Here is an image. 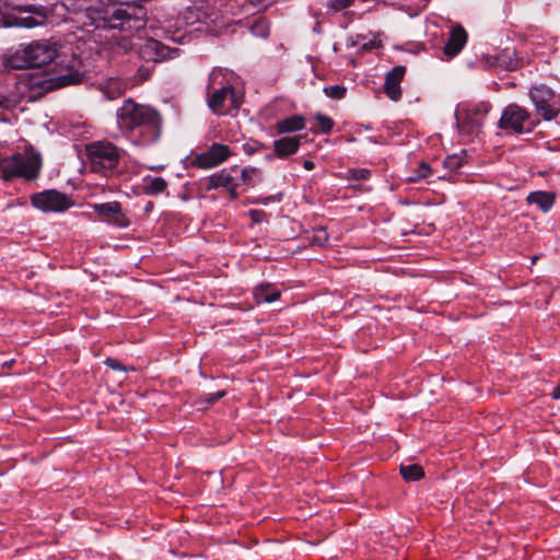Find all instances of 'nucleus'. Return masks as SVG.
Here are the masks:
<instances>
[{"instance_id": "f257e3e1", "label": "nucleus", "mask_w": 560, "mask_h": 560, "mask_svg": "<svg viewBox=\"0 0 560 560\" xmlns=\"http://www.w3.org/2000/svg\"><path fill=\"white\" fill-rule=\"evenodd\" d=\"M117 127L133 144L149 147L156 143L162 133L163 118L150 106L126 98L116 112Z\"/></svg>"}, {"instance_id": "f03ea898", "label": "nucleus", "mask_w": 560, "mask_h": 560, "mask_svg": "<svg viewBox=\"0 0 560 560\" xmlns=\"http://www.w3.org/2000/svg\"><path fill=\"white\" fill-rule=\"evenodd\" d=\"M50 72H21L16 75L15 88L20 100L34 102L47 93L70 85H77L85 80V72H67L49 78Z\"/></svg>"}, {"instance_id": "7ed1b4c3", "label": "nucleus", "mask_w": 560, "mask_h": 560, "mask_svg": "<svg viewBox=\"0 0 560 560\" xmlns=\"http://www.w3.org/2000/svg\"><path fill=\"white\" fill-rule=\"evenodd\" d=\"M60 45L52 39H38L21 45L14 52L2 58L4 70H28L43 68L58 60L62 54Z\"/></svg>"}, {"instance_id": "20e7f679", "label": "nucleus", "mask_w": 560, "mask_h": 560, "mask_svg": "<svg viewBox=\"0 0 560 560\" xmlns=\"http://www.w3.org/2000/svg\"><path fill=\"white\" fill-rule=\"evenodd\" d=\"M147 9L137 3H126L106 12L103 19V27L119 30L127 36H147Z\"/></svg>"}, {"instance_id": "39448f33", "label": "nucleus", "mask_w": 560, "mask_h": 560, "mask_svg": "<svg viewBox=\"0 0 560 560\" xmlns=\"http://www.w3.org/2000/svg\"><path fill=\"white\" fill-rule=\"evenodd\" d=\"M122 150L109 141H93L85 145L90 168L94 173L107 175L119 164Z\"/></svg>"}, {"instance_id": "423d86ee", "label": "nucleus", "mask_w": 560, "mask_h": 560, "mask_svg": "<svg viewBox=\"0 0 560 560\" xmlns=\"http://www.w3.org/2000/svg\"><path fill=\"white\" fill-rule=\"evenodd\" d=\"M489 102H466L456 114V125L462 135L477 136L481 131L486 116L491 110Z\"/></svg>"}, {"instance_id": "0eeeda50", "label": "nucleus", "mask_w": 560, "mask_h": 560, "mask_svg": "<svg viewBox=\"0 0 560 560\" xmlns=\"http://www.w3.org/2000/svg\"><path fill=\"white\" fill-rule=\"evenodd\" d=\"M346 47L352 50L351 66L358 67L362 66L360 59L373 62L381 55L383 45L376 35L355 34L346 39Z\"/></svg>"}, {"instance_id": "6e6552de", "label": "nucleus", "mask_w": 560, "mask_h": 560, "mask_svg": "<svg viewBox=\"0 0 560 560\" xmlns=\"http://www.w3.org/2000/svg\"><path fill=\"white\" fill-rule=\"evenodd\" d=\"M539 124V120L532 119L530 113L517 105H508L498 122L500 129L513 130L515 133L530 132Z\"/></svg>"}, {"instance_id": "1a4fd4ad", "label": "nucleus", "mask_w": 560, "mask_h": 560, "mask_svg": "<svg viewBox=\"0 0 560 560\" xmlns=\"http://www.w3.org/2000/svg\"><path fill=\"white\" fill-rule=\"evenodd\" d=\"M529 97L535 105L537 114L545 120H552L559 115L560 95H557L547 85L539 84L530 88Z\"/></svg>"}, {"instance_id": "9d476101", "label": "nucleus", "mask_w": 560, "mask_h": 560, "mask_svg": "<svg viewBox=\"0 0 560 560\" xmlns=\"http://www.w3.org/2000/svg\"><path fill=\"white\" fill-rule=\"evenodd\" d=\"M150 79V72H141L140 75H135L130 79L120 77H109L105 80L97 82L96 88L100 90L107 100H116L125 94V92L133 86L141 84Z\"/></svg>"}, {"instance_id": "9b49d317", "label": "nucleus", "mask_w": 560, "mask_h": 560, "mask_svg": "<svg viewBox=\"0 0 560 560\" xmlns=\"http://www.w3.org/2000/svg\"><path fill=\"white\" fill-rule=\"evenodd\" d=\"M31 202L44 212H65L73 206L71 197L56 189H47L32 195Z\"/></svg>"}, {"instance_id": "f8f14e48", "label": "nucleus", "mask_w": 560, "mask_h": 560, "mask_svg": "<svg viewBox=\"0 0 560 560\" xmlns=\"http://www.w3.org/2000/svg\"><path fill=\"white\" fill-rule=\"evenodd\" d=\"M232 155L229 145L214 142L206 151L191 159V165L201 170L213 168L221 165Z\"/></svg>"}, {"instance_id": "ddd939ff", "label": "nucleus", "mask_w": 560, "mask_h": 560, "mask_svg": "<svg viewBox=\"0 0 560 560\" xmlns=\"http://www.w3.org/2000/svg\"><path fill=\"white\" fill-rule=\"evenodd\" d=\"M226 102H230L231 108H240L242 101L235 89L228 84L222 86L208 96V106L215 115H224L229 112Z\"/></svg>"}, {"instance_id": "4468645a", "label": "nucleus", "mask_w": 560, "mask_h": 560, "mask_svg": "<svg viewBox=\"0 0 560 560\" xmlns=\"http://www.w3.org/2000/svg\"><path fill=\"white\" fill-rule=\"evenodd\" d=\"M19 10L28 12L32 15L4 18L3 21L5 26L33 28L45 25L47 22L49 11L43 5H25L20 7Z\"/></svg>"}, {"instance_id": "2eb2a0df", "label": "nucleus", "mask_w": 560, "mask_h": 560, "mask_svg": "<svg viewBox=\"0 0 560 560\" xmlns=\"http://www.w3.org/2000/svg\"><path fill=\"white\" fill-rule=\"evenodd\" d=\"M93 210L97 217L110 225L125 229L130 225L129 218L124 213L121 203L118 201L95 203Z\"/></svg>"}, {"instance_id": "dca6fc26", "label": "nucleus", "mask_w": 560, "mask_h": 560, "mask_svg": "<svg viewBox=\"0 0 560 560\" xmlns=\"http://www.w3.org/2000/svg\"><path fill=\"white\" fill-rule=\"evenodd\" d=\"M179 54L178 48H170L159 40L149 38L139 47V56L144 61L160 62L172 59Z\"/></svg>"}, {"instance_id": "f3484780", "label": "nucleus", "mask_w": 560, "mask_h": 560, "mask_svg": "<svg viewBox=\"0 0 560 560\" xmlns=\"http://www.w3.org/2000/svg\"><path fill=\"white\" fill-rule=\"evenodd\" d=\"M40 171V159L37 155L21 158L14 156L13 159V175L26 178L28 180L35 179Z\"/></svg>"}, {"instance_id": "a211bd4d", "label": "nucleus", "mask_w": 560, "mask_h": 560, "mask_svg": "<svg viewBox=\"0 0 560 560\" xmlns=\"http://www.w3.org/2000/svg\"><path fill=\"white\" fill-rule=\"evenodd\" d=\"M467 39L468 34L462 25L453 26L443 48L444 54L450 58L455 57L464 48Z\"/></svg>"}, {"instance_id": "6ab92c4d", "label": "nucleus", "mask_w": 560, "mask_h": 560, "mask_svg": "<svg viewBox=\"0 0 560 560\" xmlns=\"http://www.w3.org/2000/svg\"><path fill=\"white\" fill-rule=\"evenodd\" d=\"M489 67L500 68L502 70H517L523 67L521 60L516 58V51L512 48H505L500 54L488 59Z\"/></svg>"}, {"instance_id": "aec40b11", "label": "nucleus", "mask_w": 560, "mask_h": 560, "mask_svg": "<svg viewBox=\"0 0 560 560\" xmlns=\"http://www.w3.org/2000/svg\"><path fill=\"white\" fill-rule=\"evenodd\" d=\"M405 73L406 72H386L383 91L393 102H398L401 100V82L404 80Z\"/></svg>"}, {"instance_id": "412c9836", "label": "nucleus", "mask_w": 560, "mask_h": 560, "mask_svg": "<svg viewBox=\"0 0 560 560\" xmlns=\"http://www.w3.org/2000/svg\"><path fill=\"white\" fill-rule=\"evenodd\" d=\"M301 136L298 137H282L273 142L275 155L279 159H284L295 154L301 145Z\"/></svg>"}, {"instance_id": "4be33fe9", "label": "nucleus", "mask_w": 560, "mask_h": 560, "mask_svg": "<svg viewBox=\"0 0 560 560\" xmlns=\"http://www.w3.org/2000/svg\"><path fill=\"white\" fill-rule=\"evenodd\" d=\"M305 124L306 119L304 116L292 115L278 120L275 125V129L279 135L290 133L303 130L305 128Z\"/></svg>"}, {"instance_id": "5701e85b", "label": "nucleus", "mask_w": 560, "mask_h": 560, "mask_svg": "<svg viewBox=\"0 0 560 560\" xmlns=\"http://www.w3.org/2000/svg\"><path fill=\"white\" fill-rule=\"evenodd\" d=\"M280 296L281 291L272 283H260L254 290V299L258 304L275 302Z\"/></svg>"}, {"instance_id": "b1692460", "label": "nucleus", "mask_w": 560, "mask_h": 560, "mask_svg": "<svg viewBox=\"0 0 560 560\" xmlns=\"http://www.w3.org/2000/svg\"><path fill=\"white\" fill-rule=\"evenodd\" d=\"M526 201L529 205H536L541 211L548 212L556 201V195L551 191L537 190L528 194Z\"/></svg>"}, {"instance_id": "393cba45", "label": "nucleus", "mask_w": 560, "mask_h": 560, "mask_svg": "<svg viewBox=\"0 0 560 560\" xmlns=\"http://www.w3.org/2000/svg\"><path fill=\"white\" fill-rule=\"evenodd\" d=\"M233 176L231 173L223 168L218 173H214L205 179V189L207 191L218 189L220 187L226 188L231 186Z\"/></svg>"}, {"instance_id": "a878e982", "label": "nucleus", "mask_w": 560, "mask_h": 560, "mask_svg": "<svg viewBox=\"0 0 560 560\" xmlns=\"http://www.w3.org/2000/svg\"><path fill=\"white\" fill-rule=\"evenodd\" d=\"M167 182L163 177L145 176L142 179L141 190L144 195L156 196L167 189Z\"/></svg>"}, {"instance_id": "bb28decb", "label": "nucleus", "mask_w": 560, "mask_h": 560, "mask_svg": "<svg viewBox=\"0 0 560 560\" xmlns=\"http://www.w3.org/2000/svg\"><path fill=\"white\" fill-rule=\"evenodd\" d=\"M399 471L406 481H418L424 477V470L418 464L400 465Z\"/></svg>"}, {"instance_id": "cd10ccee", "label": "nucleus", "mask_w": 560, "mask_h": 560, "mask_svg": "<svg viewBox=\"0 0 560 560\" xmlns=\"http://www.w3.org/2000/svg\"><path fill=\"white\" fill-rule=\"evenodd\" d=\"M315 119L317 121V126L311 128V131L315 135H317V133L328 135L335 126L332 118H330L327 115L317 114L315 116Z\"/></svg>"}, {"instance_id": "c85d7f7f", "label": "nucleus", "mask_w": 560, "mask_h": 560, "mask_svg": "<svg viewBox=\"0 0 560 560\" xmlns=\"http://www.w3.org/2000/svg\"><path fill=\"white\" fill-rule=\"evenodd\" d=\"M261 179V171L257 167L247 166L241 172V180L244 185L254 186L256 180Z\"/></svg>"}, {"instance_id": "c756f323", "label": "nucleus", "mask_w": 560, "mask_h": 560, "mask_svg": "<svg viewBox=\"0 0 560 560\" xmlns=\"http://www.w3.org/2000/svg\"><path fill=\"white\" fill-rule=\"evenodd\" d=\"M310 243L316 246H326L329 240V234L324 226L314 228L312 235L308 237Z\"/></svg>"}, {"instance_id": "7c9ffc66", "label": "nucleus", "mask_w": 560, "mask_h": 560, "mask_svg": "<svg viewBox=\"0 0 560 560\" xmlns=\"http://www.w3.org/2000/svg\"><path fill=\"white\" fill-rule=\"evenodd\" d=\"M250 32L255 36L266 38L270 32L269 23L265 19H258L252 24Z\"/></svg>"}, {"instance_id": "2f4dec72", "label": "nucleus", "mask_w": 560, "mask_h": 560, "mask_svg": "<svg viewBox=\"0 0 560 560\" xmlns=\"http://www.w3.org/2000/svg\"><path fill=\"white\" fill-rule=\"evenodd\" d=\"M347 89L342 85H328L324 88L326 96L334 100H341L345 97Z\"/></svg>"}, {"instance_id": "473e14b6", "label": "nucleus", "mask_w": 560, "mask_h": 560, "mask_svg": "<svg viewBox=\"0 0 560 560\" xmlns=\"http://www.w3.org/2000/svg\"><path fill=\"white\" fill-rule=\"evenodd\" d=\"M464 165V158L457 154L448 155L444 160V166L451 171H457Z\"/></svg>"}, {"instance_id": "72a5a7b5", "label": "nucleus", "mask_w": 560, "mask_h": 560, "mask_svg": "<svg viewBox=\"0 0 560 560\" xmlns=\"http://www.w3.org/2000/svg\"><path fill=\"white\" fill-rule=\"evenodd\" d=\"M264 149H266L264 143L253 139L243 144V151L247 155H253Z\"/></svg>"}, {"instance_id": "f704fd0d", "label": "nucleus", "mask_w": 560, "mask_h": 560, "mask_svg": "<svg viewBox=\"0 0 560 560\" xmlns=\"http://www.w3.org/2000/svg\"><path fill=\"white\" fill-rule=\"evenodd\" d=\"M371 176V171L366 168H354L349 171V178L354 180H366Z\"/></svg>"}, {"instance_id": "c9c22d12", "label": "nucleus", "mask_w": 560, "mask_h": 560, "mask_svg": "<svg viewBox=\"0 0 560 560\" xmlns=\"http://www.w3.org/2000/svg\"><path fill=\"white\" fill-rule=\"evenodd\" d=\"M20 100H16L12 96H7L0 93V108L3 109H10L16 106L18 102Z\"/></svg>"}, {"instance_id": "e433bc0d", "label": "nucleus", "mask_w": 560, "mask_h": 560, "mask_svg": "<svg viewBox=\"0 0 560 560\" xmlns=\"http://www.w3.org/2000/svg\"><path fill=\"white\" fill-rule=\"evenodd\" d=\"M354 0H329L328 7L334 11H340L352 4Z\"/></svg>"}, {"instance_id": "4c0bfd02", "label": "nucleus", "mask_w": 560, "mask_h": 560, "mask_svg": "<svg viewBox=\"0 0 560 560\" xmlns=\"http://www.w3.org/2000/svg\"><path fill=\"white\" fill-rule=\"evenodd\" d=\"M105 365L114 371H128V369L115 358H106L104 361Z\"/></svg>"}, {"instance_id": "58836bf2", "label": "nucleus", "mask_w": 560, "mask_h": 560, "mask_svg": "<svg viewBox=\"0 0 560 560\" xmlns=\"http://www.w3.org/2000/svg\"><path fill=\"white\" fill-rule=\"evenodd\" d=\"M226 395L225 390H219L217 393L206 394L202 397V400L206 401L208 405H213L219 399L223 398Z\"/></svg>"}, {"instance_id": "ea45409f", "label": "nucleus", "mask_w": 560, "mask_h": 560, "mask_svg": "<svg viewBox=\"0 0 560 560\" xmlns=\"http://www.w3.org/2000/svg\"><path fill=\"white\" fill-rule=\"evenodd\" d=\"M417 173H418V175H417L418 178H427L431 174V167L427 163H421L418 167Z\"/></svg>"}, {"instance_id": "a19ab883", "label": "nucleus", "mask_w": 560, "mask_h": 560, "mask_svg": "<svg viewBox=\"0 0 560 560\" xmlns=\"http://www.w3.org/2000/svg\"><path fill=\"white\" fill-rule=\"evenodd\" d=\"M265 215L266 213L262 210L253 209L249 211V217L255 223H260L264 220Z\"/></svg>"}, {"instance_id": "79ce46f5", "label": "nucleus", "mask_w": 560, "mask_h": 560, "mask_svg": "<svg viewBox=\"0 0 560 560\" xmlns=\"http://www.w3.org/2000/svg\"><path fill=\"white\" fill-rule=\"evenodd\" d=\"M282 199V194L268 196V197H261L257 200V202H260L262 205H268L271 201H280Z\"/></svg>"}, {"instance_id": "37998d69", "label": "nucleus", "mask_w": 560, "mask_h": 560, "mask_svg": "<svg viewBox=\"0 0 560 560\" xmlns=\"http://www.w3.org/2000/svg\"><path fill=\"white\" fill-rule=\"evenodd\" d=\"M225 189H228L229 191V195H230V198L232 200H235L238 198V192H237V184H235L234 182L231 183V186L230 187H226Z\"/></svg>"}, {"instance_id": "c03bdc74", "label": "nucleus", "mask_w": 560, "mask_h": 560, "mask_svg": "<svg viewBox=\"0 0 560 560\" xmlns=\"http://www.w3.org/2000/svg\"><path fill=\"white\" fill-rule=\"evenodd\" d=\"M71 56H72V61L66 66L65 70H68V71L77 70V68L80 66V61H77V59L74 58V55L71 54Z\"/></svg>"}, {"instance_id": "a18cd8bd", "label": "nucleus", "mask_w": 560, "mask_h": 560, "mask_svg": "<svg viewBox=\"0 0 560 560\" xmlns=\"http://www.w3.org/2000/svg\"><path fill=\"white\" fill-rule=\"evenodd\" d=\"M303 167H304L305 170H307V171H312V170H314L315 164H314V162H313V161L305 160V161L303 162Z\"/></svg>"}, {"instance_id": "49530a36", "label": "nucleus", "mask_w": 560, "mask_h": 560, "mask_svg": "<svg viewBox=\"0 0 560 560\" xmlns=\"http://www.w3.org/2000/svg\"><path fill=\"white\" fill-rule=\"evenodd\" d=\"M551 397L553 399H560V384L553 389Z\"/></svg>"}, {"instance_id": "de8ad7c7", "label": "nucleus", "mask_w": 560, "mask_h": 560, "mask_svg": "<svg viewBox=\"0 0 560 560\" xmlns=\"http://www.w3.org/2000/svg\"><path fill=\"white\" fill-rule=\"evenodd\" d=\"M153 207H154V203L152 201H148L145 207H144V211L149 212V211H151L153 209Z\"/></svg>"}, {"instance_id": "09e8293b", "label": "nucleus", "mask_w": 560, "mask_h": 560, "mask_svg": "<svg viewBox=\"0 0 560 560\" xmlns=\"http://www.w3.org/2000/svg\"><path fill=\"white\" fill-rule=\"evenodd\" d=\"M392 70H396V71L406 70V67L405 66H395L392 68Z\"/></svg>"}, {"instance_id": "8fccbe9b", "label": "nucleus", "mask_w": 560, "mask_h": 560, "mask_svg": "<svg viewBox=\"0 0 560 560\" xmlns=\"http://www.w3.org/2000/svg\"><path fill=\"white\" fill-rule=\"evenodd\" d=\"M215 72H211V75H210V81H213V75H214Z\"/></svg>"}, {"instance_id": "3c124183", "label": "nucleus", "mask_w": 560, "mask_h": 560, "mask_svg": "<svg viewBox=\"0 0 560 560\" xmlns=\"http://www.w3.org/2000/svg\"><path fill=\"white\" fill-rule=\"evenodd\" d=\"M65 60L57 61V65H62Z\"/></svg>"}]
</instances>
